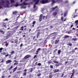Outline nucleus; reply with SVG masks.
<instances>
[{"instance_id":"obj_1","label":"nucleus","mask_w":78,"mask_h":78,"mask_svg":"<svg viewBox=\"0 0 78 78\" xmlns=\"http://www.w3.org/2000/svg\"><path fill=\"white\" fill-rule=\"evenodd\" d=\"M41 3L42 4H45V3H49L48 2V0H43L41 1Z\"/></svg>"},{"instance_id":"obj_2","label":"nucleus","mask_w":78,"mask_h":78,"mask_svg":"<svg viewBox=\"0 0 78 78\" xmlns=\"http://www.w3.org/2000/svg\"><path fill=\"white\" fill-rule=\"evenodd\" d=\"M34 0L35 2H36V3L34 4V8H36V5H37L38 3V2H39V0Z\"/></svg>"},{"instance_id":"obj_3","label":"nucleus","mask_w":78,"mask_h":78,"mask_svg":"<svg viewBox=\"0 0 78 78\" xmlns=\"http://www.w3.org/2000/svg\"><path fill=\"white\" fill-rule=\"evenodd\" d=\"M23 6H22L21 7V8H24V9L26 8V6H24V5H27V3H25V1H24L23 3Z\"/></svg>"},{"instance_id":"obj_4","label":"nucleus","mask_w":78,"mask_h":78,"mask_svg":"<svg viewBox=\"0 0 78 78\" xmlns=\"http://www.w3.org/2000/svg\"><path fill=\"white\" fill-rule=\"evenodd\" d=\"M30 55H27L26 56L23 58V59L24 60H25V59H27V58H28L29 57H30Z\"/></svg>"},{"instance_id":"obj_5","label":"nucleus","mask_w":78,"mask_h":78,"mask_svg":"<svg viewBox=\"0 0 78 78\" xmlns=\"http://www.w3.org/2000/svg\"><path fill=\"white\" fill-rule=\"evenodd\" d=\"M42 19V15H41L40 16V18L39 19V20L40 22L41 21Z\"/></svg>"},{"instance_id":"obj_6","label":"nucleus","mask_w":78,"mask_h":78,"mask_svg":"<svg viewBox=\"0 0 78 78\" xmlns=\"http://www.w3.org/2000/svg\"><path fill=\"white\" fill-rule=\"evenodd\" d=\"M12 62V61H11V60H7L6 62V64H9V63H10V62Z\"/></svg>"},{"instance_id":"obj_7","label":"nucleus","mask_w":78,"mask_h":78,"mask_svg":"<svg viewBox=\"0 0 78 78\" xmlns=\"http://www.w3.org/2000/svg\"><path fill=\"white\" fill-rule=\"evenodd\" d=\"M54 73H56V72H59V69H55L53 70Z\"/></svg>"},{"instance_id":"obj_8","label":"nucleus","mask_w":78,"mask_h":78,"mask_svg":"<svg viewBox=\"0 0 78 78\" xmlns=\"http://www.w3.org/2000/svg\"><path fill=\"white\" fill-rule=\"evenodd\" d=\"M51 1H52V2L51 4L52 5H53L54 4V3H55L56 2L55 0H51Z\"/></svg>"},{"instance_id":"obj_9","label":"nucleus","mask_w":78,"mask_h":78,"mask_svg":"<svg viewBox=\"0 0 78 78\" xmlns=\"http://www.w3.org/2000/svg\"><path fill=\"white\" fill-rule=\"evenodd\" d=\"M69 36L67 35H65L64 37V38L65 39H66V38H69Z\"/></svg>"},{"instance_id":"obj_10","label":"nucleus","mask_w":78,"mask_h":78,"mask_svg":"<svg viewBox=\"0 0 78 78\" xmlns=\"http://www.w3.org/2000/svg\"><path fill=\"white\" fill-rule=\"evenodd\" d=\"M17 13V12L16 11L13 12V14L14 15H16Z\"/></svg>"},{"instance_id":"obj_11","label":"nucleus","mask_w":78,"mask_h":78,"mask_svg":"<svg viewBox=\"0 0 78 78\" xmlns=\"http://www.w3.org/2000/svg\"><path fill=\"white\" fill-rule=\"evenodd\" d=\"M59 39H57V40L56 41L55 43V44H58V42H59Z\"/></svg>"},{"instance_id":"obj_12","label":"nucleus","mask_w":78,"mask_h":78,"mask_svg":"<svg viewBox=\"0 0 78 78\" xmlns=\"http://www.w3.org/2000/svg\"><path fill=\"white\" fill-rule=\"evenodd\" d=\"M17 67H15V68L13 69V72H15V71H16V70H17Z\"/></svg>"},{"instance_id":"obj_13","label":"nucleus","mask_w":78,"mask_h":78,"mask_svg":"<svg viewBox=\"0 0 78 78\" xmlns=\"http://www.w3.org/2000/svg\"><path fill=\"white\" fill-rule=\"evenodd\" d=\"M75 23H76V26H77L78 25V20H76L75 21Z\"/></svg>"},{"instance_id":"obj_14","label":"nucleus","mask_w":78,"mask_h":78,"mask_svg":"<svg viewBox=\"0 0 78 78\" xmlns=\"http://www.w3.org/2000/svg\"><path fill=\"white\" fill-rule=\"evenodd\" d=\"M53 62H54L55 64H58V62L56 61V60H53Z\"/></svg>"},{"instance_id":"obj_15","label":"nucleus","mask_w":78,"mask_h":78,"mask_svg":"<svg viewBox=\"0 0 78 78\" xmlns=\"http://www.w3.org/2000/svg\"><path fill=\"white\" fill-rule=\"evenodd\" d=\"M39 34H40V32H38L37 35V38L39 36Z\"/></svg>"},{"instance_id":"obj_16","label":"nucleus","mask_w":78,"mask_h":78,"mask_svg":"<svg viewBox=\"0 0 78 78\" xmlns=\"http://www.w3.org/2000/svg\"><path fill=\"white\" fill-rule=\"evenodd\" d=\"M58 8V6H56L55 7L52 8V10H54V9H56V8Z\"/></svg>"},{"instance_id":"obj_17","label":"nucleus","mask_w":78,"mask_h":78,"mask_svg":"<svg viewBox=\"0 0 78 78\" xmlns=\"http://www.w3.org/2000/svg\"><path fill=\"white\" fill-rule=\"evenodd\" d=\"M57 14V12H54L53 13V15L54 16H56Z\"/></svg>"},{"instance_id":"obj_18","label":"nucleus","mask_w":78,"mask_h":78,"mask_svg":"<svg viewBox=\"0 0 78 78\" xmlns=\"http://www.w3.org/2000/svg\"><path fill=\"white\" fill-rule=\"evenodd\" d=\"M20 30H21V31H22V30H23V26H22L21 27V29Z\"/></svg>"},{"instance_id":"obj_19","label":"nucleus","mask_w":78,"mask_h":78,"mask_svg":"<svg viewBox=\"0 0 78 78\" xmlns=\"http://www.w3.org/2000/svg\"><path fill=\"white\" fill-rule=\"evenodd\" d=\"M67 12H65L64 16L65 17L66 16H67Z\"/></svg>"},{"instance_id":"obj_20","label":"nucleus","mask_w":78,"mask_h":78,"mask_svg":"<svg viewBox=\"0 0 78 78\" xmlns=\"http://www.w3.org/2000/svg\"><path fill=\"white\" fill-rule=\"evenodd\" d=\"M2 30V29H1L0 30V33H2V34H4L5 33H4V32L3 31V30Z\"/></svg>"},{"instance_id":"obj_21","label":"nucleus","mask_w":78,"mask_h":78,"mask_svg":"<svg viewBox=\"0 0 78 78\" xmlns=\"http://www.w3.org/2000/svg\"><path fill=\"white\" fill-rule=\"evenodd\" d=\"M11 55H12L13 54H14V51H12L10 52Z\"/></svg>"},{"instance_id":"obj_22","label":"nucleus","mask_w":78,"mask_h":78,"mask_svg":"<svg viewBox=\"0 0 78 78\" xmlns=\"http://www.w3.org/2000/svg\"><path fill=\"white\" fill-rule=\"evenodd\" d=\"M72 40L73 41H76V40H77V38H72Z\"/></svg>"},{"instance_id":"obj_23","label":"nucleus","mask_w":78,"mask_h":78,"mask_svg":"<svg viewBox=\"0 0 78 78\" xmlns=\"http://www.w3.org/2000/svg\"><path fill=\"white\" fill-rule=\"evenodd\" d=\"M23 75L24 76H26V75H27V73H26V72H24L23 73Z\"/></svg>"},{"instance_id":"obj_24","label":"nucleus","mask_w":78,"mask_h":78,"mask_svg":"<svg viewBox=\"0 0 78 78\" xmlns=\"http://www.w3.org/2000/svg\"><path fill=\"white\" fill-rule=\"evenodd\" d=\"M15 43H17V42H18V40L17 39L14 40Z\"/></svg>"},{"instance_id":"obj_25","label":"nucleus","mask_w":78,"mask_h":78,"mask_svg":"<svg viewBox=\"0 0 78 78\" xmlns=\"http://www.w3.org/2000/svg\"><path fill=\"white\" fill-rule=\"evenodd\" d=\"M37 76H40L41 75V73H40L39 74H38L37 75Z\"/></svg>"},{"instance_id":"obj_26","label":"nucleus","mask_w":78,"mask_h":78,"mask_svg":"<svg viewBox=\"0 0 78 78\" xmlns=\"http://www.w3.org/2000/svg\"><path fill=\"white\" fill-rule=\"evenodd\" d=\"M3 25L2 26V27H6V24H3Z\"/></svg>"},{"instance_id":"obj_27","label":"nucleus","mask_w":78,"mask_h":78,"mask_svg":"<svg viewBox=\"0 0 78 78\" xmlns=\"http://www.w3.org/2000/svg\"><path fill=\"white\" fill-rule=\"evenodd\" d=\"M61 53V50H59L58 51V54H60Z\"/></svg>"},{"instance_id":"obj_28","label":"nucleus","mask_w":78,"mask_h":78,"mask_svg":"<svg viewBox=\"0 0 78 78\" xmlns=\"http://www.w3.org/2000/svg\"><path fill=\"white\" fill-rule=\"evenodd\" d=\"M12 68V66H11L10 67L9 69V70H10Z\"/></svg>"},{"instance_id":"obj_29","label":"nucleus","mask_w":78,"mask_h":78,"mask_svg":"<svg viewBox=\"0 0 78 78\" xmlns=\"http://www.w3.org/2000/svg\"><path fill=\"white\" fill-rule=\"evenodd\" d=\"M68 45H69V46H72V44L71 43L68 44Z\"/></svg>"},{"instance_id":"obj_30","label":"nucleus","mask_w":78,"mask_h":78,"mask_svg":"<svg viewBox=\"0 0 78 78\" xmlns=\"http://www.w3.org/2000/svg\"><path fill=\"white\" fill-rule=\"evenodd\" d=\"M33 68H31L30 69V72H32V71H33Z\"/></svg>"},{"instance_id":"obj_31","label":"nucleus","mask_w":78,"mask_h":78,"mask_svg":"<svg viewBox=\"0 0 78 78\" xmlns=\"http://www.w3.org/2000/svg\"><path fill=\"white\" fill-rule=\"evenodd\" d=\"M1 54H2V55H6V53L5 52L2 53Z\"/></svg>"},{"instance_id":"obj_32","label":"nucleus","mask_w":78,"mask_h":78,"mask_svg":"<svg viewBox=\"0 0 78 78\" xmlns=\"http://www.w3.org/2000/svg\"><path fill=\"white\" fill-rule=\"evenodd\" d=\"M35 23H36V21H34L33 22V25H35Z\"/></svg>"},{"instance_id":"obj_33","label":"nucleus","mask_w":78,"mask_h":78,"mask_svg":"<svg viewBox=\"0 0 78 78\" xmlns=\"http://www.w3.org/2000/svg\"><path fill=\"white\" fill-rule=\"evenodd\" d=\"M50 68H51V69H53V66L51 65L50 66Z\"/></svg>"},{"instance_id":"obj_34","label":"nucleus","mask_w":78,"mask_h":78,"mask_svg":"<svg viewBox=\"0 0 78 78\" xmlns=\"http://www.w3.org/2000/svg\"><path fill=\"white\" fill-rule=\"evenodd\" d=\"M38 66H41V64L40 63H39L38 64Z\"/></svg>"},{"instance_id":"obj_35","label":"nucleus","mask_w":78,"mask_h":78,"mask_svg":"<svg viewBox=\"0 0 78 78\" xmlns=\"http://www.w3.org/2000/svg\"><path fill=\"white\" fill-rule=\"evenodd\" d=\"M13 62H16V63H17L18 62H17V61H16V60H14L13 61Z\"/></svg>"},{"instance_id":"obj_36","label":"nucleus","mask_w":78,"mask_h":78,"mask_svg":"<svg viewBox=\"0 0 78 78\" xmlns=\"http://www.w3.org/2000/svg\"><path fill=\"white\" fill-rule=\"evenodd\" d=\"M72 72H73V73H75V69H73V70Z\"/></svg>"},{"instance_id":"obj_37","label":"nucleus","mask_w":78,"mask_h":78,"mask_svg":"<svg viewBox=\"0 0 78 78\" xmlns=\"http://www.w3.org/2000/svg\"><path fill=\"white\" fill-rule=\"evenodd\" d=\"M8 18H6L5 20H4V21H8Z\"/></svg>"},{"instance_id":"obj_38","label":"nucleus","mask_w":78,"mask_h":78,"mask_svg":"<svg viewBox=\"0 0 78 78\" xmlns=\"http://www.w3.org/2000/svg\"><path fill=\"white\" fill-rule=\"evenodd\" d=\"M23 0H25V2H27V1H28V0H21V2H22L23 1Z\"/></svg>"},{"instance_id":"obj_39","label":"nucleus","mask_w":78,"mask_h":78,"mask_svg":"<svg viewBox=\"0 0 78 78\" xmlns=\"http://www.w3.org/2000/svg\"><path fill=\"white\" fill-rule=\"evenodd\" d=\"M11 58V54H10L9 55V58Z\"/></svg>"},{"instance_id":"obj_40","label":"nucleus","mask_w":78,"mask_h":78,"mask_svg":"<svg viewBox=\"0 0 78 78\" xmlns=\"http://www.w3.org/2000/svg\"><path fill=\"white\" fill-rule=\"evenodd\" d=\"M72 74L71 75V77L73 76V75H74V73H72Z\"/></svg>"},{"instance_id":"obj_41","label":"nucleus","mask_w":78,"mask_h":78,"mask_svg":"<svg viewBox=\"0 0 78 78\" xmlns=\"http://www.w3.org/2000/svg\"><path fill=\"white\" fill-rule=\"evenodd\" d=\"M21 72V71H19L17 72V73H20Z\"/></svg>"},{"instance_id":"obj_42","label":"nucleus","mask_w":78,"mask_h":78,"mask_svg":"<svg viewBox=\"0 0 78 78\" xmlns=\"http://www.w3.org/2000/svg\"><path fill=\"white\" fill-rule=\"evenodd\" d=\"M45 18V16H43V19H44Z\"/></svg>"},{"instance_id":"obj_43","label":"nucleus","mask_w":78,"mask_h":78,"mask_svg":"<svg viewBox=\"0 0 78 78\" xmlns=\"http://www.w3.org/2000/svg\"><path fill=\"white\" fill-rule=\"evenodd\" d=\"M2 50H3L2 48H0V51H2Z\"/></svg>"},{"instance_id":"obj_44","label":"nucleus","mask_w":78,"mask_h":78,"mask_svg":"<svg viewBox=\"0 0 78 78\" xmlns=\"http://www.w3.org/2000/svg\"><path fill=\"white\" fill-rule=\"evenodd\" d=\"M8 45V43L5 44V46L6 47H7Z\"/></svg>"},{"instance_id":"obj_45","label":"nucleus","mask_w":78,"mask_h":78,"mask_svg":"<svg viewBox=\"0 0 78 78\" xmlns=\"http://www.w3.org/2000/svg\"><path fill=\"white\" fill-rule=\"evenodd\" d=\"M22 67L19 68V70H22Z\"/></svg>"},{"instance_id":"obj_46","label":"nucleus","mask_w":78,"mask_h":78,"mask_svg":"<svg viewBox=\"0 0 78 78\" xmlns=\"http://www.w3.org/2000/svg\"><path fill=\"white\" fill-rule=\"evenodd\" d=\"M52 78V76L51 75H50L49 76V78Z\"/></svg>"},{"instance_id":"obj_47","label":"nucleus","mask_w":78,"mask_h":78,"mask_svg":"<svg viewBox=\"0 0 78 78\" xmlns=\"http://www.w3.org/2000/svg\"><path fill=\"white\" fill-rule=\"evenodd\" d=\"M36 56H37V55H35L34 56V58H35L36 57Z\"/></svg>"},{"instance_id":"obj_48","label":"nucleus","mask_w":78,"mask_h":78,"mask_svg":"<svg viewBox=\"0 0 78 78\" xmlns=\"http://www.w3.org/2000/svg\"><path fill=\"white\" fill-rule=\"evenodd\" d=\"M61 19H62V21H63L64 20H63V17H62Z\"/></svg>"},{"instance_id":"obj_49","label":"nucleus","mask_w":78,"mask_h":78,"mask_svg":"<svg viewBox=\"0 0 78 78\" xmlns=\"http://www.w3.org/2000/svg\"><path fill=\"white\" fill-rule=\"evenodd\" d=\"M37 50L38 51H40V50H41V48H38L37 49Z\"/></svg>"},{"instance_id":"obj_50","label":"nucleus","mask_w":78,"mask_h":78,"mask_svg":"<svg viewBox=\"0 0 78 78\" xmlns=\"http://www.w3.org/2000/svg\"><path fill=\"white\" fill-rule=\"evenodd\" d=\"M18 27H19L18 26H17V27H15L16 29H17L18 28Z\"/></svg>"},{"instance_id":"obj_51","label":"nucleus","mask_w":78,"mask_h":78,"mask_svg":"<svg viewBox=\"0 0 78 78\" xmlns=\"http://www.w3.org/2000/svg\"><path fill=\"white\" fill-rule=\"evenodd\" d=\"M9 56V54H7V55H5V56L6 57H7V56Z\"/></svg>"},{"instance_id":"obj_52","label":"nucleus","mask_w":78,"mask_h":78,"mask_svg":"<svg viewBox=\"0 0 78 78\" xmlns=\"http://www.w3.org/2000/svg\"><path fill=\"white\" fill-rule=\"evenodd\" d=\"M48 63H49L48 64H50V63H51V62H50V61H48Z\"/></svg>"},{"instance_id":"obj_53","label":"nucleus","mask_w":78,"mask_h":78,"mask_svg":"<svg viewBox=\"0 0 78 78\" xmlns=\"http://www.w3.org/2000/svg\"><path fill=\"white\" fill-rule=\"evenodd\" d=\"M75 51H74V50L72 51V53H73V52H75Z\"/></svg>"},{"instance_id":"obj_54","label":"nucleus","mask_w":78,"mask_h":78,"mask_svg":"<svg viewBox=\"0 0 78 78\" xmlns=\"http://www.w3.org/2000/svg\"><path fill=\"white\" fill-rule=\"evenodd\" d=\"M23 45V44H21V45H20V47H22V46Z\"/></svg>"},{"instance_id":"obj_55","label":"nucleus","mask_w":78,"mask_h":78,"mask_svg":"<svg viewBox=\"0 0 78 78\" xmlns=\"http://www.w3.org/2000/svg\"><path fill=\"white\" fill-rule=\"evenodd\" d=\"M16 64H18V63H14V66L16 65Z\"/></svg>"},{"instance_id":"obj_56","label":"nucleus","mask_w":78,"mask_h":78,"mask_svg":"<svg viewBox=\"0 0 78 78\" xmlns=\"http://www.w3.org/2000/svg\"><path fill=\"white\" fill-rule=\"evenodd\" d=\"M23 72H27V69H25L24 71Z\"/></svg>"},{"instance_id":"obj_57","label":"nucleus","mask_w":78,"mask_h":78,"mask_svg":"<svg viewBox=\"0 0 78 78\" xmlns=\"http://www.w3.org/2000/svg\"><path fill=\"white\" fill-rule=\"evenodd\" d=\"M35 37H36V36H34L33 37V40H34V38H35Z\"/></svg>"},{"instance_id":"obj_58","label":"nucleus","mask_w":78,"mask_h":78,"mask_svg":"<svg viewBox=\"0 0 78 78\" xmlns=\"http://www.w3.org/2000/svg\"><path fill=\"white\" fill-rule=\"evenodd\" d=\"M16 7H17L18 6V4H16Z\"/></svg>"},{"instance_id":"obj_59","label":"nucleus","mask_w":78,"mask_h":78,"mask_svg":"<svg viewBox=\"0 0 78 78\" xmlns=\"http://www.w3.org/2000/svg\"><path fill=\"white\" fill-rule=\"evenodd\" d=\"M65 3H68V1H66V2H65Z\"/></svg>"},{"instance_id":"obj_60","label":"nucleus","mask_w":78,"mask_h":78,"mask_svg":"<svg viewBox=\"0 0 78 78\" xmlns=\"http://www.w3.org/2000/svg\"><path fill=\"white\" fill-rule=\"evenodd\" d=\"M73 4H75V2L74 1L73 2Z\"/></svg>"},{"instance_id":"obj_61","label":"nucleus","mask_w":78,"mask_h":78,"mask_svg":"<svg viewBox=\"0 0 78 78\" xmlns=\"http://www.w3.org/2000/svg\"><path fill=\"white\" fill-rule=\"evenodd\" d=\"M23 37H25V35H23Z\"/></svg>"},{"instance_id":"obj_62","label":"nucleus","mask_w":78,"mask_h":78,"mask_svg":"<svg viewBox=\"0 0 78 78\" xmlns=\"http://www.w3.org/2000/svg\"><path fill=\"white\" fill-rule=\"evenodd\" d=\"M38 52H39V51H38V50L36 51V52L37 53H38Z\"/></svg>"},{"instance_id":"obj_63","label":"nucleus","mask_w":78,"mask_h":78,"mask_svg":"<svg viewBox=\"0 0 78 78\" xmlns=\"http://www.w3.org/2000/svg\"><path fill=\"white\" fill-rule=\"evenodd\" d=\"M2 78H5V76H2Z\"/></svg>"},{"instance_id":"obj_64","label":"nucleus","mask_w":78,"mask_h":78,"mask_svg":"<svg viewBox=\"0 0 78 78\" xmlns=\"http://www.w3.org/2000/svg\"><path fill=\"white\" fill-rule=\"evenodd\" d=\"M56 66H59V65H56Z\"/></svg>"}]
</instances>
